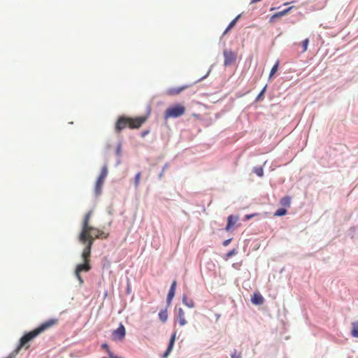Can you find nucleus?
<instances>
[{
    "label": "nucleus",
    "mask_w": 358,
    "mask_h": 358,
    "mask_svg": "<svg viewBox=\"0 0 358 358\" xmlns=\"http://www.w3.org/2000/svg\"><path fill=\"white\" fill-rule=\"evenodd\" d=\"M265 90H266V87H264V89L262 90V91L261 92V93L259 94V96H258L257 99H259V97H260V96L264 94V92Z\"/></svg>",
    "instance_id": "f704fd0d"
},
{
    "label": "nucleus",
    "mask_w": 358,
    "mask_h": 358,
    "mask_svg": "<svg viewBox=\"0 0 358 358\" xmlns=\"http://www.w3.org/2000/svg\"><path fill=\"white\" fill-rule=\"evenodd\" d=\"M163 175V172L160 173L159 177L161 178Z\"/></svg>",
    "instance_id": "e433bc0d"
},
{
    "label": "nucleus",
    "mask_w": 358,
    "mask_h": 358,
    "mask_svg": "<svg viewBox=\"0 0 358 358\" xmlns=\"http://www.w3.org/2000/svg\"><path fill=\"white\" fill-rule=\"evenodd\" d=\"M108 358H122L121 357L117 356L115 354H113L111 350H108Z\"/></svg>",
    "instance_id": "7c9ffc66"
},
{
    "label": "nucleus",
    "mask_w": 358,
    "mask_h": 358,
    "mask_svg": "<svg viewBox=\"0 0 358 358\" xmlns=\"http://www.w3.org/2000/svg\"><path fill=\"white\" fill-rule=\"evenodd\" d=\"M101 348L106 350L107 354H108V350H110L109 347H108V344H106V343H103L101 345Z\"/></svg>",
    "instance_id": "2f4dec72"
},
{
    "label": "nucleus",
    "mask_w": 358,
    "mask_h": 358,
    "mask_svg": "<svg viewBox=\"0 0 358 358\" xmlns=\"http://www.w3.org/2000/svg\"><path fill=\"white\" fill-rule=\"evenodd\" d=\"M231 358H241V352H238L236 350L231 355Z\"/></svg>",
    "instance_id": "c756f323"
},
{
    "label": "nucleus",
    "mask_w": 358,
    "mask_h": 358,
    "mask_svg": "<svg viewBox=\"0 0 358 358\" xmlns=\"http://www.w3.org/2000/svg\"><path fill=\"white\" fill-rule=\"evenodd\" d=\"M159 318L162 322H166L168 319V313L166 309L161 310L159 313Z\"/></svg>",
    "instance_id": "aec40b11"
},
{
    "label": "nucleus",
    "mask_w": 358,
    "mask_h": 358,
    "mask_svg": "<svg viewBox=\"0 0 358 358\" xmlns=\"http://www.w3.org/2000/svg\"><path fill=\"white\" fill-rule=\"evenodd\" d=\"M280 203L284 207H289L291 203V199L289 196H284L280 200Z\"/></svg>",
    "instance_id": "412c9836"
},
{
    "label": "nucleus",
    "mask_w": 358,
    "mask_h": 358,
    "mask_svg": "<svg viewBox=\"0 0 358 358\" xmlns=\"http://www.w3.org/2000/svg\"><path fill=\"white\" fill-rule=\"evenodd\" d=\"M308 43H309V40L308 38H306L305 40L303 41V42H302V45H303V51L302 52H305L307 50Z\"/></svg>",
    "instance_id": "cd10ccee"
},
{
    "label": "nucleus",
    "mask_w": 358,
    "mask_h": 358,
    "mask_svg": "<svg viewBox=\"0 0 358 358\" xmlns=\"http://www.w3.org/2000/svg\"><path fill=\"white\" fill-rule=\"evenodd\" d=\"M292 7H289L288 8L285 9V10H283L282 11L275 13V14H273L271 16V21H272V20H273L274 19H276V18H280V17L287 15L292 10Z\"/></svg>",
    "instance_id": "2eb2a0df"
},
{
    "label": "nucleus",
    "mask_w": 358,
    "mask_h": 358,
    "mask_svg": "<svg viewBox=\"0 0 358 358\" xmlns=\"http://www.w3.org/2000/svg\"><path fill=\"white\" fill-rule=\"evenodd\" d=\"M255 173L259 177H262L264 175V171L262 167H255Z\"/></svg>",
    "instance_id": "bb28decb"
},
{
    "label": "nucleus",
    "mask_w": 358,
    "mask_h": 358,
    "mask_svg": "<svg viewBox=\"0 0 358 358\" xmlns=\"http://www.w3.org/2000/svg\"><path fill=\"white\" fill-rule=\"evenodd\" d=\"M240 17V15H238L236 16L230 23L228 25L227 28L226 29V30L224 31V34H226L227 32H228L232 27H234L237 22V20H238V18Z\"/></svg>",
    "instance_id": "4be33fe9"
},
{
    "label": "nucleus",
    "mask_w": 358,
    "mask_h": 358,
    "mask_svg": "<svg viewBox=\"0 0 358 358\" xmlns=\"http://www.w3.org/2000/svg\"><path fill=\"white\" fill-rule=\"evenodd\" d=\"M257 214H250V215H245V219L246 220H250L251 219L252 217H253L254 216H255Z\"/></svg>",
    "instance_id": "72a5a7b5"
},
{
    "label": "nucleus",
    "mask_w": 358,
    "mask_h": 358,
    "mask_svg": "<svg viewBox=\"0 0 358 358\" xmlns=\"http://www.w3.org/2000/svg\"><path fill=\"white\" fill-rule=\"evenodd\" d=\"M223 55L224 57V66H229L231 64L236 61L237 57L236 54L231 50H224Z\"/></svg>",
    "instance_id": "6e6552de"
},
{
    "label": "nucleus",
    "mask_w": 358,
    "mask_h": 358,
    "mask_svg": "<svg viewBox=\"0 0 358 358\" xmlns=\"http://www.w3.org/2000/svg\"><path fill=\"white\" fill-rule=\"evenodd\" d=\"M176 337V332H174L170 338L168 348H167L166 350L165 351V352L164 353V355H163L164 358L167 357L169 356V355L170 354V352H171L173 345H174V343H175Z\"/></svg>",
    "instance_id": "9d476101"
},
{
    "label": "nucleus",
    "mask_w": 358,
    "mask_h": 358,
    "mask_svg": "<svg viewBox=\"0 0 358 358\" xmlns=\"http://www.w3.org/2000/svg\"><path fill=\"white\" fill-rule=\"evenodd\" d=\"M104 180H105L104 179H101L99 177L98 178V179L96 182L95 189H94L96 195L101 194V189H102V186L103 185Z\"/></svg>",
    "instance_id": "dca6fc26"
},
{
    "label": "nucleus",
    "mask_w": 358,
    "mask_h": 358,
    "mask_svg": "<svg viewBox=\"0 0 358 358\" xmlns=\"http://www.w3.org/2000/svg\"><path fill=\"white\" fill-rule=\"evenodd\" d=\"M91 229L88 231V236L85 241L81 242L83 244H85L86 243H89V241L92 239V243H94L96 238H101L106 239L108 237V234L104 232L102 230H100L97 228L91 227Z\"/></svg>",
    "instance_id": "39448f33"
},
{
    "label": "nucleus",
    "mask_w": 358,
    "mask_h": 358,
    "mask_svg": "<svg viewBox=\"0 0 358 358\" xmlns=\"http://www.w3.org/2000/svg\"><path fill=\"white\" fill-rule=\"evenodd\" d=\"M108 175V168L106 166H103L102 168H101V173L99 174V178H101V179H106V176Z\"/></svg>",
    "instance_id": "5701e85b"
},
{
    "label": "nucleus",
    "mask_w": 358,
    "mask_h": 358,
    "mask_svg": "<svg viewBox=\"0 0 358 358\" xmlns=\"http://www.w3.org/2000/svg\"><path fill=\"white\" fill-rule=\"evenodd\" d=\"M148 132H149L148 131H143V132L142 133V136H143V137H144L146 134H148Z\"/></svg>",
    "instance_id": "c9c22d12"
},
{
    "label": "nucleus",
    "mask_w": 358,
    "mask_h": 358,
    "mask_svg": "<svg viewBox=\"0 0 358 358\" xmlns=\"http://www.w3.org/2000/svg\"><path fill=\"white\" fill-rule=\"evenodd\" d=\"M126 336V329L122 324H120L119 327L113 330L111 333V339L115 342H122Z\"/></svg>",
    "instance_id": "0eeeda50"
},
{
    "label": "nucleus",
    "mask_w": 358,
    "mask_h": 358,
    "mask_svg": "<svg viewBox=\"0 0 358 358\" xmlns=\"http://www.w3.org/2000/svg\"><path fill=\"white\" fill-rule=\"evenodd\" d=\"M238 218L231 215L227 218V224L226 226V230L229 231L231 228L235 224Z\"/></svg>",
    "instance_id": "f3484780"
},
{
    "label": "nucleus",
    "mask_w": 358,
    "mask_h": 358,
    "mask_svg": "<svg viewBox=\"0 0 358 358\" xmlns=\"http://www.w3.org/2000/svg\"><path fill=\"white\" fill-rule=\"evenodd\" d=\"M187 88V86L184 85L178 87H172L168 90L167 94L171 96L179 94L183 90Z\"/></svg>",
    "instance_id": "f8f14e48"
},
{
    "label": "nucleus",
    "mask_w": 358,
    "mask_h": 358,
    "mask_svg": "<svg viewBox=\"0 0 358 358\" xmlns=\"http://www.w3.org/2000/svg\"><path fill=\"white\" fill-rule=\"evenodd\" d=\"M177 320L180 326H184L187 323L185 317V313L181 308H178Z\"/></svg>",
    "instance_id": "4468645a"
},
{
    "label": "nucleus",
    "mask_w": 358,
    "mask_h": 358,
    "mask_svg": "<svg viewBox=\"0 0 358 358\" xmlns=\"http://www.w3.org/2000/svg\"><path fill=\"white\" fill-rule=\"evenodd\" d=\"M278 66H279V61H277L271 70L270 75H269L270 78L272 77L277 72V71L278 69Z\"/></svg>",
    "instance_id": "393cba45"
},
{
    "label": "nucleus",
    "mask_w": 358,
    "mask_h": 358,
    "mask_svg": "<svg viewBox=\"0 0 358 358\" xmlns=\"http://www.w3.org/2000/svg\"><path fill=\"white\" fill-rule=\"evenodd\" d=\"M141 172H138L136 174L134 178V185L136 188H137L139 185L140 179H141Z\"/></svg>",
    "instance_id": "a878e982"
},
{
    "label": "nucleus",
    "mask_w": 358,
    "mask_h": 358,
    "mask_svg": "<svg viewBox=\"0 0 358 358\" xmlns=\"http://www.w3.org/2000/svg\"><path fill=\"white\" fill-rule=\"evenodd\" d=\"M251 301L253 304L262 305L263 304L264 299L260 293L257 292L254 293L253 296L251 298Z\"/></svg>",
    "instance_id": "9b49d317"
},
{
    "label": "nucleus",
    "mask_w": 358,
    "mask_h": 358,
    "mask_svg": "<svg viewBox=\"0 0 358 358\" xmlns=\"http://www.w3.org/2000/svg\"><path fill=\"white\" fill-rule=\"evenodd\" d=\"M93 213L92 210H90L85 216L82 224V230L78 236L80 242H84L87 240L88 236V231L92 229L90 225V217Z\"/></svg>",
    "instance_id": "20e7f679"
},
{
    "label": "nucleus",
    "mask_w": 358,
    "mask_h": 358,
    "mask_svg": "<svg viewBox=\"0 0 358 358\" xmlns=\"http://www.w3.org/2000/svg\"><path fill=\"white\" fill-rule=\"evenodd\" d=\"M176 285H177V282L176 280H173L172 284H171V285L169 292L168 295H167V302L169 303H171V301H172L173 298L174 297Z\"/></svg>",
    "instance_id": "ddd939ff"
},
{
    "label": "nucleus",
    "mask_w": 358,
    "mask_h": 358,
    "mask_svg": "<svg viewBox=\"0 0 358 358\" xmlns=\"http://www.w3.org/2000/svg\"><path fill=\"white\" fill-rule=\"evenodd\" d=\"M286 213L287 210L285 208H279L275 212L274 216L280 217L286 215Z\"/></svg>",
    "instance_id": "b1692460"
},
{
    "label": "nucleus",
    "mask_w": 358,
    "mask_h": 358,
    "mask_svg": "<svg viewBox=\"0 0 358 358\" xmlns=\"http://www.w3.org/2000/svg\"><path fill=\"white\" fill-rule=\"evenodd\" d=\"M182 303L188 308H192L194 307V302L192 299H189L186 295L182 296Z\"/></svg>",
    "instance_id": "a211bd4d"
},
{
    "label": "nucleus",
    "mask_w": 358,
    "mask_h": 358,
    "mask_svg": "<svg viewBox=\"0 0 358 358\" xmlns=\"http://www.w3.org/2000/svg\"><path fill=\"white\" fill-rule=\"evenodd\" d=\"M57 323H58L57 319H56V318L50 319V320L44 322L43 323H42L39 327H38L35 329L24 334L20 340V343L15 350V353L17 354L22 347H25V348L27 349L29 347V345L26 346V345L29 341H31L33 338H34L36 336H37L41 333L51 328L54 325H56Z\"/></svg>",
    "instance_id": "f257e3e1"
},
{
    "label": "nucleus",
    "mask_w": 358,
    "mask_h": 358,
    "mask_svg": "<svg viewBox=\"0 0 358 358\" xmlns=\"http://www.w3.org/2000/svg\"><path fill=\"white\" fill-rule=\"evenodd\" d=\"M185 113V107L182 104H176L169 107L164 113V118H177L183 115Z\"/></svg>",
    "instance_id": "7ed1b4c3"
},
{
    "label": "nucleus",
    "mask_w": 358,
    "mask_h": 358,
    "mask_svg": "<svg viewBox=\"0 0 358 358\" xmlns=\"http://www.w3.org/2000/svg\"><path fill=\"white\" fill-rule=\"evenodd\" d=\"M231 239L229 238V239H227V240H225L224 242H223V245L224 246H227L229 243L231 242Z\"/></svg>",
    "instance_id": "473e14b6"
},
{
    "label": "nucleus",
    "mask_w": 358,
    "mask_h": 358,
    "mask_svg": "<svg viewBox=\"0 0 358 358\" xmlns=\"http://www.w3.org/2000/svg\"><path fill=\"white\" fill-rule=\"evenodd\" d=\"M351 335L355 338H358V320L352 323Z\"/></svg>",
    "instance_id": "6ab92c4d"
},
{
    "label": "nucleus",
    "mask_w": 358,
    "mask_h": 358,
    "mask_svg": "<svg viewBox=\"0 0 358 358\" xmlns=\"http://www.w3.org/2000/svg\"><path fill=\"white\" fill-rule=\"evenodd\" d=\"M91 265L90 262H83V264H78L75 269V275L78 280L80 285H83L84 280L80 275L81 272H88L91 270Z\"/></svg>",
    "instance_id": "423d86ee"
},
{
    "label": "nucleus",
    "mask_w": 358,
    "mask_h": 358,
    "mask_svg": "<svg viewBox=\"0 0 358 358\" xmlns=\"http://www.w3.org/2000/svg\"><path fill=\"white\" fill-rule=\"evenodd\" d=\"M85 245V247L84 248L82 252V258L83 262H87L90 263L91 250L92 247V239L89 241V243H86Z\"/></svg>",
    "instance_id": "1a4fd4ad"
},
{
    "label": "nucleus",
    "mask_w": 358,
    "mask_h": 358,
    "mask_svg": "<svg viewBox=\"0 0 358 358\" xmlns=\"http://www.w3.org/2000/svg\"><path fill=\"white\" fill-rule=\"evenodd\" d=\"M147 119V115L136 117L120 116L115 123V130L117 133H120L127 127L131 129H138L146 122Z\"/></svg>",
    "instance_id": "f03ea898"
},
{
    "label": "nucleus",
    "mask_w": 358,
    "mask_h": 358,
    "mask_svg": "<svg viewBox=\"0 0 358 358\" xmlns=\"http://www.w3.org/2000/svg\"><path fill=\"white\" fill-rule=\"evenodd\" d=\"M236 254H237V251L235 249H233L227 253V255H226L227 259H228Z\"/></svg>",
    "instance_id": "c85d7f7f"
}]
</instances>
